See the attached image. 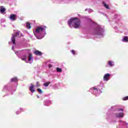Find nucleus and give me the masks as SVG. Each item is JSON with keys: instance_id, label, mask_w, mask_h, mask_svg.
Wrapping results in <instances>:
<instances>
[{"instance_id": "b1692460", "label": "nucleus", "mask_w": 128, "mask_h": 128, "mask_svg": "<svg viewBox=\"0 0 128 128\" xmlns=\"http://www.w3.org/2000/svg\"><path fill=\"white\" fill-rule=\"evenodd\" d=\"M56 71L58 72H62V68H56Z\"/></svg>"}, {"instance_id": "9b49d317", "label": "nucleus", "mask_w": 128, "mask_h": 128, "mask_svg": "<svg viewBox=\"0 0 128 128\" xmlns=\"http://www.w3.org/2000/svg\"><path fill=\"white\" fill-rule=\"evenodd\" d=\"M10 18L11 20H12V22H14L16 20V15L14 14H12L10 15Z\"/></svg>"}, {"instance_id": "aec40b11", "label": "nucleus", "mask_w": 128, "mask_h": 128, "mask_svg": "<svg viewBox=\"0 0 128 128\" xmlns=\"http://www.w3.org/2000/svg\"><path fill=\"white\" fill-rule=\"evenodd\" d=\"M103 5L104 6L107 8L108 10L110 8V7H108V4H106V2H102Z\"/></svg>"}, {"instance_id": "e433bc0d", "label": "nucleus", "mask_w": 128, "mask_h": 128, "mask_svg": "<svg viewBox=\"0 0 128 128\" xmlns=\"http://www.w3.org/2000/svg\"><path fill=\"white\" fill-rule=\"evenodd\" d=\"M52 64L48 65V68H52Z\"/></svg>"}, {"instance_id": "a19ab883", "label": "nucleus", "mask_w": 128, "mask_h": 128, "mask_svg": "<svg viewBox=\"0 0 128 128\" xmlns=\"http://www.w3.org/2000/svg\"><path fill=\"white\" fill-rule=\"evenodd\" d=\"M12 44V42H8V44Z\"/></svg>"}, {"instance_id": "5701e85b", "label": "nucleus", "mask_w": 128, "mask_h": 128, "mask_svg": "<svg viewBox=\"0 0 128 128\" xmlns=\"http://www.w3.org/2000/svg\"><path fill=\"white\" fill-rule=\"evenodd\" d=\"M26 26L28 28H29V29H30V28H32V26H30V23L27 22V23L26 24Z\"/></svg>"}, {"instance_id": "4468645a", "label": "nucleus", "mask_w": 128, "mask_h": 128, "mask_svg": "<svg viewBox=\"0 0 128 128\" xmlns=\"http://www.w3.org/2000/svg\"><path fill=\"white\" fill-rule=\"evenodd\" d=\"M6 90H10V86L6 85L3 88V92H6Z\"/></svg>"}, {"instance_id": "9d476101", "label": "nucleus", "mask_w": 128, "mask_h": 128, "mask_svg": "<svg viewBox=\"0 0 128 128\" xmlns=\"http://www.w3.org/2000/svg\"><path fill=\"white\" fill-rule=\"evenodd\" d=\"M30 84V86H29L30 92H36V89H34V86L32 84Z\"/></svg>"}, {"instance_id": "7ed1b4c3", "label": "nucleus", "mask_w": 128, "mask_h": 128, "mask_svg": "<svg viewBox=\"0 0 128 128\" xmlns=\"http://www.w3.org/2000/svg\"><path fill=\"white\" fill-rule=\"evenodd\" d=\"M68 24L70 28H78L80 26V20L76 18H72L68 20Z\"/></svg>"}, {"instance_id": "6ab92c4d", "label": "nucleus", "mask_w": 128, "mask_h": 128, "mask_svg": "<svg viewBox=\"0 0 128 128\" xmlns=\"http://www.w3.org/2000/svg\"><path fill=\"white\" fill-rule=\"evenodd\" d=\"M120 124H123V126H128V124L126 123V122H124V120H120Z\"/></svg>"}, {"instance_id": "2eb2a0df", "label": "nucleus", "mask_w": 128, "mask_h": 128, "mask_svg": "<svg viewBox=\"0 0 128 128\" xmlns=\"http://www.w3.org/2000/svg\"><path fill=\"white\" fill-rule=\"evenodd\" d=\"M6 12V8H4V6H2L0 8V14H4Z\"/></svg>"}, {"instance_id": "ea45409f", "label": "nucleus", "mask_w": 128, "mask_h": 128, "mask_svg": "<svg viewBox=\"0 0 128 128\" xmlns=\"http://www.w3.org/2000/svg\"><path fill=\"white\" fill-rule=\"evenodd\" d=\"M37 98H40V96H38V95H37Z\"/></svg>"}, {"instance_id": "37998d69", "label": "nucleus", "mask_w": 128, "mask_h": 128, "mask_svg": "<svg viewBox=\"0 0 128 128\" xmlns=\"http://www.w3.org/2000/svg\"><path fill=\"white\" fill-rule=\"evenodd\" d=\"M115 28H117V27H116Z\"/></svg>"}, {"instance_id": "412c9836", "label": "nucleus", "mask_w": 128, "mask_h": 128, "mask_svg": "<svg viewBox=\"0 0 128 128\" xmlns=\"http://www.w3.org/2000/svg\"><path fill=\"white\" fill-rule=\"evenodd\" d=\"M87 22H90V24H96V22H94V21L92 20V19L90 18H88Z\"/></svg>"}, {"instance_id": "1a4fd4ad", "label": "nucleus", "mask_w": 128, "mask_h": 128, "mask_svg": "<svg viewBox=\"0 0 128 128\" xmlns=\"http://www.w3.org/2000/svg\"><path fill=\"white\" fill-rule=\"evenodd\" d=\"M44 104L46 106H48L50 104H52V101L49 100H46L44 101Z\"/></svg>"}, {"instance_id": "f704fd0d", "label": "nucleus", "mask_w": 128, "mask_h": 128, "mask_svg": "<svg viewBox=\"0 0 128 128\" xmlns=\"http://www.w3.org/2000/svg\"><path fill=\"white\" fill-rule=\"evenodd\" d=\"M22 112L18 111L16 112V114H20Z\"/></svg>"}, {"instance_id": "58836bf2", "label": "nucleus", "mask_w": 128, "mask_h": 128, "mask_svg": "<svg viewBox=\"0 0 128 128\" xmlns=\"http://www.w3.org/2000/svg\"><path fill=\"white\" fill-rule=\"evenodd\" d=\"M14 46H12V50H14Z\"/></svg>"}, {"instance_id": "20e7f679", "label": "nucleus", "mask_w": 128, "mask_h": 128, "mask_svg": "<svg viewBox=\"0 0 128 128\" xmlns=\"http://www.w3.org/2000/svg\"><path fill=\"white\" fill-rule=\"evenodd\" d=\"M90 92L92 94H94V96H98L102 92V90H100V86L92 87L90 88Z\"/></svg>"}, {"instance_id": "4be33fe9", "label": "nucleus", "mask_w": 128, "mask_h": 128, "mask_svg": "<svg viewBox=\"0 0 128 128\" xmlns=\"http://www.w3.org/2000/svg\"><path fill=\"white\" fill-rule=\"evenodd\" d=\"M50 84V82H46L44 84V86L46 88V86H48V85Z\"/></svg>"}, {"instance_id": "423d86ee", "label": "nucleus", "mask_w": 128, "mask_h": 128, "mask_svg": "<svg viewBox=\"0 0 128 128\" xmlns=\"http://www.w3.org/2000/svg\"><path fill=\"white\" fill-rule=\"evenodd\" d=\"M18 34H20V33H18V32H16V34L11 38V40L14 46H16V36H18Z\"/></svg>"}, {"instance_id": "c03bdc74", "label": "nucleus", "mask_w": 128, "mask_h": 128, "mask_svg": "<svg viewBox=\"0 0 128 128\" xmlns=\"http://www.w3.org/2000/svg\"><path fill=\"white\" fill-rule=\"evenodd\" d=\"M31 96H32V94H31Z\"/></svg>"}, {"instance_id": "c756f323", "label": "nucleus", "mask_w": 128, "mask_h": 128, "mask_svg": "<svg viewBox=\"0 0 128 128\" xmlns=\"http://www.w3.org/2000/svg\"><path fill=\"white\" fill-rule=\"evenodd\" d=\"M0 22H1V24H2V22H6V20L1 19Z\"/></svg>"}, {"instance_id": "bb28decb", "label": "nucleus", "mask_w": 128, "mask_h": 128, "mask_svg": "<svg viewBox=\"0 0 128 128\" xmlns=\"http://www.w3.org/2000/svg\"><path fill=\"white\" fill-rule=\"evenodd\" d=\"M114 64V61L110 60L108 62V64Z\"/></svg>"}, {"instance_id": "c9c22d12", "label": "nucleus", "mask_w": 128, "mask_h": 128, "mask_svg": "<svg viewBox=\"0 0 128 128\" xmlns=\"http://www.w3.org/2000/svg\"><path fill=\"white\" fill-rule=\"evenodd\" d=\"M120 110H121V112H123V111H124V109L120 108V109H118V112H120Z\"/></svg>"}, {"instance_id": "f3484780", "label": "nucleus", "mask_w": 128, "mask_h": 128, "mask_svg": "<svg viewBox=\"0 0 128 128\" xmlns=\"http://www.w3.org/2000/svg\"><path fill=\"white\" fill-rule=\"evenodd\" d=\"M10 81L12 82H15L16 84V82H18V78L15 77V78H12Z\"/></svg>"}, {"instance_id": "f8f14e48", "label": "nucleus", "mask_w": 128, "mask_h": 128, "mask_svg": "<svg viewBox=\"0 0 128 128\" xmlns=\"http://www.w3.org/2000/svg\"><path fill=\"white\" fill-rule=\"evenodd\" d=\"M33 60L32 54H29V56H28V61L29 62V64H32Z\"/></svg>"}, {"instance_id": "473e14b6", "label": "nucleus", "mask_w": 128, "mask_h": 128, "mask_svg": "<svg viewBox=\"0 0 128 128\" xmlns=\"http://www.w3.org/2000/svg\"><path fill=\"white\" fill-rule=\"evenodd\" d=\"M114 66L113 64H108L106 66L107 68H112V66Z\"/></svg>"}, {"instance_id": "f03ea898", "label": "nucleus", "mask_w": 128, "mask_h": 128, "mask_svg": "<svg viewBox=\"0 0 128 128\" xmlns=\"http://www.w3.org/2000/svg\"><path fill=\"white\" fill-rule=\"evenodd\" d=\"M93 34L98 36V38H104V30L100 25L96 24L93 29Z\"/></svg>"}, {"instance_id": "cd10ccee", "label": "nucleus", "mask_w": 128, "mask_h": 128, "mask_svg": "<svg viewBox=\"0 0 128 128\" xmlns=\"http://www.w3.org/2000/svg\"><path fill=\"white\" fill-rule=\"evenodd\" d=\"M10 88L12 89V90H13L14 92H16V86H10Z\"/></svg>"}, {"instance_id": "2f4dec72", "label": "nucleus", "mask_w": 128, "mask_h": 128, "mask_svg": "<svg viewBox=\"0 0 128 128\" xmlns=\"http://www.w3.org/2000/svg\"><path fill=\"white\" fill-rule=\"evenodd\" d=\"M70 52L72 54H76V51H74V50H72Z\"/></svg>"}, {"instance_id": "ddd939ff", "label": "nucleus", "mask_w": 128, "mask_h": 128, "mask_svg": "<svg viewBox=\"0 0 128 128\" xmlns=\"http://www.w3.org/2000/svg\"><path fill=\"white\" fill-rule=\"evenodd\" d=\"M34 54H36V56H42V52L39 51L38 50H36L34 52Z\"/></svg>"}, {"instance_id": "a18cd8bd", "label": "nucleus", "mask_w": 128, "mask_h": 128, "mask_svg": "<svg viewBox=\"0 0 128 128\" xmlns=\"http://www.w3.org/2000/svg\"><path fill=\"white\" fill-rule=\"evenodd\" d=\"M111 108H112V107H111Z\"/></svg>"}, {"instance_id": "0eeeda50", "label": "nucleus", "mask_w": 128, "mask_h": 128, "mask_svg": "<svg viewBox=\"0 0 128 128\" xmlns=\"http://www.w3.org/2000/svg\"><path fill=\"white\" fill-rule=\"evenodd\" d=\"M110 74H106L104 75L103 80L104 82H108V80H110Z\"/></svg>"}, {"instance_id": "c85d7f7f", "label": "nucleus", "mask_w": 128, "mask_h": 128, "mask_svg": "<svg viewBox=\"0 0 128 128\" xmlns=\"http://www.w3.org/2000/svg\"><path fill=\"white\" fill-rule=\"evenodd\" d=\"M123 100H128V96L123 98Z\"/></svg>"}, {"instance_id": "a211bd4d", "label": "nucleus", "mask_w": 128, "mask_h": 128, "mask_svg": "<svg viewBox=\"0 0 128 128\" xmlns=\"http://www.w3.org/2000/svg\"><path fill=\"white\" fill-rule=\"evenodd\" d=\"M45 64H54V61L52 60H48L46 61L44 63Z\"/></svg>"}, {"instance_id": "f257e3e1", "label": "nucleus", "mask_w": 128, "mask_h": 128, "mask_svg": "<svg viewBox=\"0 0 128 128\" xmlns=\"http://www.w3.org/2000/svg\"><path fill=\"white\" fill-rule=\"evenodd\" d=\"M46 26H41L38 27L35 31L34 30V33L36 38L42 40V38H44V36L46 34Z\"/></svg>"}, {"instance_id": "a878e982", "label": "nucleus", "mask_w": 128, "mask_h": 128, "mask_svg": "<svg viewBox=\"0 0 128 128\" xmlns=\"http://www.w3.org/2000/svg\"><path fill=\"white\" fill-rule=\"evenodd\" d=\"M37 91L38 92H39V94H42V89H40V88H38L37 90Z\"/></svg>"}, {"instance_id": "79ce46f5", "label": "nucleus", "mask_w": 128, "mask_h": 128, "mask_svg": "<svg viewBox=\"0 0 128 128\" xmlns=\"http://www.w3.org/2000/svg\"><path fill=\"white\" fill-rule=\"evenodd\" d=\"M3 26H4V28H6V25H4Z\"/></svg>"}, {"instance_id": "7c9ffc66", "label": "nucleus", "mask_w": 128, "mask_h": 128, "mask_svg": "<svg viewBox=\"0 0 128 128\" xmlns=\"http://www.w3.org/2000/svg\"><path fill=\"white\" fill-rule=\"evenodd\" d=\"M36 86L37 88H38V86H40V83L38 82H36Z\"/></svg>"}, {"instance_id": "393cba45", "label": "nucleus", "mask_w": 128, "mask_h": 128, "mask_svg": "<svg viewBox=\"0 0 128 128\" xmlns=\"http://www.w3.org/2000/svg\"><path fill=\"white\" fill-rule=\"evenodd\" d=\"M85 10H87L88 12H94V10H92L90 9V8H86Z\"/></svg>"}, {"instance_id": "39448f33", "label": "nucleus", "mask_w": 128, "mask_h": 128, "mask_svg": "<svg viewBox=\"0 0 128 128\" xmlns=\"http://www.w3.org/2000/svg\"><path fill=\"white\" fill-rule=\"evenodd\" d=\"M22 60H28V56H26V54L20 56V51H15L14 52Z\"/></svg>"}, {"instance_id": "72a5a7b5", "label": "nucleus", "mask_w": 128, "mask_h": 128, "mask_svg": "<svg viewBox=\"0 0 128 128\" xmlns=\"http://www.w3.org/2000/svg\"><path fill=\"white\" fill-rule=\"evenodd\" d=\"M118 18V15L116 14L114 15V18Z\"/></svg>"}, {"instance_id": "6e6552de", "label": "nucleus", "mask_w": 128, "mask_h": 128, "mask_svg": "<svg viewBox=\"0 0 128 128\" xmlns=\"http://www.w3.org/2000/svg\"><path fill=\"white\" fill-rule=\"evenodd\" d=\"M115 116H116V118H124V112H121L116 113L115 114Z\"/></svg>"}, {"instance_id": "4c0bfd02", "label": "nucleus", "mask_w": 128, "mask_h": 128, "mask_svg": "<svg viewBox=\"0 0 128 128\" xmlns=\"http://www.w3.org/2000/svg\"><path fill=\"white\" fill-rule=\"evenodd\" d=\"M20 110H21V112H24V110L22 108H20Z\"/></svg>"}, {"instance_id": "dca6fc26", "label": "nucleus", "mask_w": 128, "mask_h": 128, "mask_svg": "<svg viewBox=\"0 0 128 128\" xmlns=\"http://www.w3.org/2000/svg\"><path fill=\"white\" fill-rule=\"evenodd\" d=\"M122 42H128V36H124L122 39Z\"/></svg>"}]
</instances>
